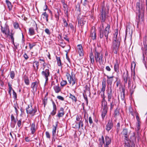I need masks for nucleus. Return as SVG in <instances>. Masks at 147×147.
<instances>
[{"mask_svg":"<svg viewBox=\"0 0 147 147\" xmlns=\"http://www.w3.org/2000/svg\"><path fill=\"white\" fill-rule=\"evenodd\" d=\"M114 69L115 71H117L118 70L119 65L117 63L115 64L114 65Z\"/></svg>","mask_w":147,"mask_h":147,"instance_id":"ea45409f","label":"nucleus"},{"mask_svg":"<svg viewBox=\"0 0 147 147\" xmlns=\"http://www.w3.org/2000/svg\"><path fill=\"white\" fill-rule=\"evenodd\" d=\"M67 84V82L66 80H63L61 82V86H63Z\"/></svg>","mask_w":147,"mask_h":147,"instance_id":"c03bdc74","label":"nucleus"},{"mask_svg":"<svg viewBox=\"0 0 147 147\" xmlns=\"http://www.w3.org/2000/svg\"><path fill=\"white\" fill-rule=\"evenodd\" d=\"M136 10L138 13V16L139 21H142L144 11V4L140 0L136 3Z\"/></svg>","mask_w":147,"mask_h":147,"instance_id":"f257e3e1","label":"nucleus"},{"mask_svg":"<svg viewBox=\"0 0 147 147\" xmlns=\"http://www.w3.org/2000/svg\"><path fill=\"white\" fill-rule=\"evenodd\" d=\"M136 65V64L133 61L131 63V69L132 70V69L133 68L134 70Z\"/></svg>","mask_w":147,"mask_h":147,"instance_id":"8fccbe9b","label":"nucleus"},{"mask_svg":"<svg viewBox=\"0 0 147 147\" xmlns=\"http://www.w3.org/2000/svg\"><path fill=\"white\" fill-rule=\"evenodd\" d=\"M106 69L107 71H110L111 70V68H110V67L109 66H107L106 67Z\"/></svg>","mask_w":147,"mask_h":147,"instance_id":"774afa93","label":"nucleus"},{"mask_svg":"<svg viewBox=\"0 0 147 147\" xmlns=\"http://www.w3.org/2000/svg\"><path fill=\"white\" fill-rule=\"evenodd\" d=\"M45 33L48 35H50L51 34V32L49 30L48 28H46L45 30Z\"/></svg>","mask_w":147,"mask_h":147,"instance_id":"603ef678","label":"nucleus"},{"mask_svg":"<svg viewBox=\"0 0 147 147\" xmlns=\"http://www.w3.org/2000/svg\"><path fill=\"white\" fill-rule=\"evenodd\" d=\"M121 39L120 37V34H118L117 30H116L114 31V34L113 37V41L120 42Z\"/></svg>","mask_w":147,"mask_h":147,"instance_id":"9d476101","label":"nucleus"},{"mask_svg":"<svg viewBox=\"0 0 147 147\" xmlns=\"http://www.w3.org/2000/svg\"><path fill=\"white\" fill-rule=\"evenodd\" d=\"M146 38H145V40L143 41L144 47H143L142 49L143 51V62L144 64L146 67V61L147 60V55H146V51L147 50V43L146 40Z\"/></svg>","mask_w":147,"mask_h":147,"instance_id":"7ed1b4c3","label":"nucleus"},{"mask_svg":"<svg viewBox=\"0 0 147 147\" xmlns=\"http://www.w3.org/2000/svg\"><path fill=\"white\" fill-rule=\"evenodd\" d=\"M110 26L109 24H107L104 31L101 30L100 31V38H102L104 37V35L106 38V40H107L108 38V35L109 33Z\"/></svg>","mask_w":147,"mask_h":147,"instance_id":"39448f33","label":"nucleus"},{"mask_svg":"<svg viewBox=\"0 0 147 147\" xmlns=\"http://www.w3.org/2000/svg\"><path fill=\"white\" fill-rule=\"evenodd\" d=\"M90 59H91V63L92 64L94 63V57H93L92 53L90 54Z\"/></svg>","mask_w":147,"mask_h":147,"instance_id":"79ce46f5","label":"nucleus"},{"mask_svg":"<svg viewBox=\"0 0 147 147\" xmlns=\"http://www.w3.org/2000/svg\"><path fill=\"white\" fill-rule=\"evenodd\" d=\"M58 124V122H56L55 123V125H53V130H52V135L53 137L54 138L55 137L56 134V130Z\"/></svg>","mask_w":147,"mask_h":147,"instance_id":"ddd939ff","label":"nucleus"},{"mask_svg":"<svg viewBox=\"0 0 147 147\" xmlns=\"http://www.w3.org/2000/svg\"><path fill=\"white\" fill-rule=\"evenodd\" d=\"M140 122H139V123H138V122L137 123V125H136V130H139L140 129Z\"/></svg>","mask_w":147,"mask_h":147,"instance_id":"3c124183","label":"nucleus"},{"mask_svg":"<svg viewBox=\"0 0 147 147\" xmlns=\"http://www.w3.org/2000/svg\"><path fill=\"white\" fill-rule=\"evenodd\" d=\"M86 22L85 17H82L78 20V23L80 24L81 26L83 25Z\"/></svg>","mask_w":147,"mask_h":147,"instance_id":"b1692460","label":"nucleus"},{"mask_svg":"<svg viewBox=\"0 0 147 147\" xmlns=\"http://www.w3.org/2000/svg\"><path fill=\"white\" fill-rule=\"evenodd\" d=\"M10 76L11 78L12 79H13L15 76V73L13 71H11L10 72Z\"/></svg>","mask_w":147,"mask_h":147,"instance_id":"09e8293b","label":"nucleus"},{"mask_svg":"<svg viewBox=\"0 0 147 147\" xmlns=\"http://www.w3.org/2000/svg\"><path fill=\"white\" fill-rule=\"evenodd\" d=\"M90 36L93 40L96 38L95 30L94 27H92L91 30Z\"/></svg>","mask_w":147,"mask_h":147,"instance_id":"dca6fc26","label":"nucleus"},{"mask_svg":"<svg viewBox=\"0 0 147 147\" xmlns=\"http://www.w3.org/2000/svg\"><path fill=\"white\" fill-rule=\"evenodd\" d=\"M1 27L2 32L3 33L7 36V34H8L10 32L8 26L6 25L4 27H3L2 26Z\"/></svg>","mask_w":147,"mask_h":147,"instance_id":"9b49d317","label":"nucleus"},{"mask_svg":"<svg viewBox=\"0 0 147 147\" xmlns=\"http://www.w3.org/2000/svg\"><path fill=\"white\" fill-rule=\"evenodd\" d=\"M11 121L13 122H14L15 123H16V121L13 115H11Z\"/></svg>","mask_w":147,"mask_h":147,"instance_id":"5fc2aeb1","label":"nucleus"},{"mask_svg":"<svg viewBox=\"0 0 147 147\" xmlns=\"http://www.w3.org/2000/svg\"><path fill=\"white\" fill-rule=\"evenodd\" d=\"M88 1L87 0H84V2L83 3V5L85 6L87 4Z\"/></svg>","mask_w":147,"mask_h":147,"instance_id":"69168bd1","label":"nucleus"},{"mask_svg":"<svg viewBox=\"0 0 147 147\" xmlns=\"http://www.w3.org/2000/svg\"><path fill=\"white\" fill-rule=\"evenodd\" d=\"M114 114L115 116L118 115L119 114V111L117 110H116L115 111Z\"/></svg>","mask_w":147,"mask_h":147,"instance_id":"052dcab7","label":"nucleus"},{"mask_svg":"<svg viewBox=\"0 0 147 147\" xmlns=\"http://www.w3.org/2000/svg\"><path fill=\"white\" fill-rule=\"evenodd\" d=\"M69 98H71L73 101L75 102H76L77 101V99L76 97L71 94H70Z\"/></svg>","mask_w":147,"mask_h":147,"instance_id":"58836bf2","label":"nucleus"},{"mask_svg":"<svg viewBox=\"0 0 147 147\" xmlns=\"http://www.w3.org/2000/svg\"><path fill=\"white\" fill-rule=\"evenodd\" d=\"M107 84L108 85H110L111 86L113 80V76H112L111 77H109V76H107Z\"/></svg>","mask_w":147,"mask_h":147,"instance_id":"a211bd4d","label":"nucleus"},{"mask_svg":"<svg viewBox=\"0 0 147 147\" xmlns=\"http://www.w3.org/2000/svg\"><path fill=\"white\" fill-rule=\"evenodd\" d=\"M53 110L51 113V114L53 115H54L56 113L57 108L56 105L54 102H53Z\"/></svg>","mask_w":147,"mask_h":147,"instance_id":"4be33fe9","label":"nucleus"},{"mask_svg":"<svg viewBox=\"0 0 147 147\" xmlns=\"http://www.w3.org/2000/svg\"><path fill=\"white\" fill-rule=\"evenodd\" d=\"M102 98V116L103 118H104L107 112L108 107L107 106V103L105 100V97L104 96L101 95Z\"/></svg>","mask_w":147,"mask_h":147,"instance_id":"f03ea898","label":"nucleus"},{"mask_svg":"<svg viewBox=\"0 0 147 147\" xmlns=\"http://www.w3.org/2000/svg\"><path fill=\"white\" fill-rule=\"evenodd\" d=\"M38 66L39 63L38 62L35 61L33 63V66L34 67H36L37 69H38Z\"/></svg>","mask_w":147,"mask_h":147,"instance_id":"4c0bfd02","label":"nucleus"},{"mask_svg":"<svg viewBox=\"0 0 147 147\" xmlns=\"http://www.w3.org/2000/svg\"><path fill=\"white\" fill-rule=\"evenodd\" d=\"M107 98L108 99V101L109 102H111V99L112 100L114 99L113 96V94H107Z\"/></svg>","mask_w":147,"mask_h":147,"instance_id":"2f4dec72","label":"nucleus"},{"mask_svg":"<svg viewBox=\"0 0 147 147\" xmlns=\"http://www.w3.org/2000/svg\"><path fill=\"white\" fill-rule=\"evenodd\" d=\"M13 34L12 33H10V32H9V34H7V36H9L11 38V39L12 40L13 42L14 43V38L13 37Z\"/></svg>","mask_w":147,"mask_h":147,"instance_id":"e433bc0d","label":"nucleus"},{"mask_svg":"<svg viewBox=\"0 0 147 147\" xmlns=\"http://www.w3.org/2000/svg\"><path fill=\"white\" fill-rule=\"evenodd\" d=\"M13 26L15 28L17 29L19 28V25L17 22H14L13 23Z\"/></svg>","mask_w":147,"mask_h":147,"instance_id":"37998d69","label":"nucleus"},{"mask_svg":"<svg viewBox=\"0 0 147 147\" xmlns=\"http://www.w3.org/2000/svg\"><path fill=\"white\" fill-rule=\"evenodd\" d=\"M57 60L58 65L59 66L61 65V62L59 57H57Z\"/></svg>","mask_w":147,"mask_h":147,"instance_id":"a19ab883","label":"nucleus"},{"mask_svg":"<svg viewBox=\"0 0 147 147\" xmlns=\"http://www.w3.org/2000/svg\"><path fill=\"white\" fill-rule=\"evenodd\" d=\"M131 76L133 77V78L134 80V81L135 79V72L134 71L131 74Z\"/></svg>","mask_w":147,"mask_h":147,"instance_id":"6e6d98bb","label":"nucleus"},{"mask_svg":"<svg viewBox=\"0 0 147 147\" xmlns=\"http://www.w3.org/2000/svg\"><path fill=\"white\" fill-rule=\"evenodd\" d=\"M63 25L65 27H67L68 26V24L66 20L65 19H64L63 20Z\"/></svg>","mask_w":147,"mask_h":147,"instance_id":"864d4df0","label":"nucleus"},{"mask_svg":"<svg viewBox=\"0 0 147 147\" xmlns=\"http://www.w3.org/2000/svg\"><path fill=\"white\" fill-rule=\"evenodd\" d=\"M55 92L57 93L61 91V89L59 86L58 84H57V85L53 86Z\"/></svg>","mask_w":147,"mask_h":147,"instance_id":"5701e85b","label":"nucleus"},{"mask_svg":"<svg viewBox=\"0 0 147 147\" xmlns=\"http://www.w3.org/2000/svg\"><path fill=\"white\" fill-rule=\"evenodd\" d=\"M112 89L111 86H108L107 91V95L112 94Z\"/></svg>","mask_w":147,"mask_h":147,"instance_id":"cd10ccee","label":"nucleus"},{"mask_svg":"<svg viewBox=\"0 0 147 147\" xmlns=\"http://www.w3.org/2000/svg\"><path fill=\"white\" fill-rule=\"evenodd\" d=\"M64 109L63 108H60L59 111L57 115V116L59 117H63L65 113L63 111Z\"/></svg>","mask_w":147,"mask_h":147,"instance_id":"aec40b11","label":"nucleus"},{"mask_svg":"<svg viewBox=\"0 0 147 147\" xmlns=\"http://www.w3.org/2000/svg\"><path fill=\"white\" fill-rule=\"evenodd\" d=\"M136 119H137V120L138 122V123L140 122L139 117L138 115V114L137 113H136Z\"/></svg>","mask_w":147,"mask_h":147,"instance_id":"4d7b16f0","label":"nucleus"},{"mask_svg":"<svg viewBox=\"0 0 147 147\" xmlns=\"http://www.w3.org/2000/svg\"><path fill=\"white\" fill-rule=\"evenodd\" d=\"M94 57L96 62H98L100 64L103 63V56L102 53H98L95 51Z\"/></svg>","mask_w":147,"mask_h":147,"instance_id":"423d86ee","label":"nucleus"},{"mask_svg":"<svg viewBox=\"0 0 147 147\" xmlns=\"http://www.w3.org/2000/svg\"><path fill=\"white\" fill-rule=\"evenodd\" d=\"M46 137L48 138H50V134L48 132L46 131Z\"/></svg>","mask_w":147,"mask_h":147,"instance_id":"e2e57ef3","label":"nucleus"},{"mask_svg":"<svg viewBox=\"0 0 147 147\" xmlns=\"http://www.w3.org/2000/svg\"><path fill=\"white\" fill-rule=\"evenodd\" d=\"M77 51L80 56H82L83 55V51L82 46L81 45L77 46Z\"/></svg>","mask_w":147,"mask_h":147,"instance_id":"4468645a","label":"nucleus"},{"mask_svg":"<svg viewBox=\"0 0 147 147\" xmlns=\"http://www.w3.org/2000/svg\"><path fill=\"white\" fill-rule=\"evenodd\" d=\"M106 81L105 80H103L102 82V88L101 89V91L103 92V95L102 96H105V90L106 88Z\"/></svg>","mask_w":147,"mask_h":147,"instance_id":"f3484780","label":"nucleus"},{"mask_svg":"<svg viewBox=\"0 0 147 147\" xmlns=\"http://www.w3.org/2000/svg\"><path fill=\"white\" fill-rule=\"evenodd\" d=\"M131 139L132 141V142H134L136 141V138L134 133H133L132 136L131 137Z\"/></svg>","mask_w":147,"mask_h":147,"instance_id":"a18cd8bd","label":"nucleus"},{"mask_svg":"<svg viewBox=\"0 0 147 147\" xmlns=\"http://www.w3.org/2000/svg\"><path fill=\"white\" fill-rule=\"evenodd\" d=\"M66 76L67 77V79L68 81L70 82V80L72 78L74 77L73 76H71L70 74L69 73H67L66 74Z\"/></svg>","mask_w":147,"mask_h":147,"instance_id":"72a5a7b5","label":"nucleus"},{"mask_svg":"<svg viewBox=\"0 0 147 147\" xmlns=\"http://www.w3.org/2000/svg\"><path fill=\"white\" fill-rule=\"evenodd\" d=\"M113 124L111 121H109L108 122V123L106 125V129L108 131H109L113 127Z\"/></svg>","mask_w":147,"mask_h":147,"instance_id":"6ab92c4d","label":"nucleus"},{"mask_svg":"<svg viewBox=\"0 0 147 147\" xmlns=\"http://www.w3.org/2000/svg\"><path fill=\"white\" fill-rule=\"evenodd\" d=\"M76 123L77 124H78V125H76V127L77 128H79L80 127H83V122L82 120H80L79 122L78 123L77 122H76Z\"/></svg>","mask_w":147,"mask_h":147,"instance_id":"c756f323","label":"nucleus"},{"mask_svg":"<svg viewBox=\"0 0 147 147\" xmlns=\"http://www.w3.org/2000/svg\"><path fill=\"white\" fill-rule=\"evenodd\" d=\"M89 123L91 124H92L93 123L92 119L91 117H89Z\"/></svg>","mask_w":147,"mask_h":147,"instance_id":"338daca9","label":"nucleus"},{"mask_svg":"<svg viewBox=\"0 0 147 147\" xmlns=\"http://www.w3.org/2000/svg\"><path fill=\"white\" fill-rule=\"evenodd\" d=\"M37 86V83L36 82H33L31 84V88H32L34 91H36Z\"/></svg>","mask_w":147,"mask_h":147,"instance_id":"393cba45","label":"nucleus"},{"mask_svg":"<svg viewBox=\"0 0 147 147\" xmlns=\"http://www.w3.org/2000/svg\"><path fill=\"white\" fill-rule=\"evenodd\" d=\"M42 16H43V18L44 19H45L46 20L47 22H48V14H47L46 12H45L44 13H43L42 14Z\"/></svg>","mask_w":147,"mask_h":147,"instance_id":"7c9ffc66","label":"nucleus"},{"mask_svg":"<svg viewBox=\"0 0 147 147\" xmlns=\"http://www.w3.org/2000/svg\"><path fill=\"white\" fill-rule=\"evenodd\" d=\"M27 113L31 116H33L36 111V109L34 107H33L31 105H29L26 108Z\"/></svg>","mask_w":147,"mask_h":147,"instance_id":"6e6552de","label":"nucleus"},{"mask_svg":"<svg viewBox=\"0 0 147 147\" xmlns=\"http://www.w3.org/2000/svg\"><path fill=\"white\" fill-rule=\"evenodd\" d=\"M17 125L19 127L21 125V121L20 120H19L17 122Z\"/></svg>","mask_w":147,"mask_h":147,"instance_id":"0e129e2a","label":"nucleus"},{"mask_svg":"<svg viewBox=\"0 0 147 147\" xmlns=\"http://www.w3.org/2000/svg\"><path fill=\"white\" fill-rule=\"evenodd\" d=\"M125 76L124 77V84L125 85V84H127V81H129V80H130L129 77L128 76V74L127 73L125 74H124Z\"/></svg>","mask_w":147,"mask_h":147,"instance_id":"412c9836","label":"nucleus"},{"mask_svg":"<svg viewBox=\"0 0 147 147\" xmlns=\"http://www.w3.org/2000/svg\"><path fill=\"white\" fill-rule=\"evenodd\" d=\"M69 83L72 84V86L74 85L76 82V80L74 77H73L70 80V82L69 81Z\"/></svg>","mask_w":147,"mask_h":147,"instance_id":"c85d7f7f","label":"nucleus"},{"mask_svg":"<svg viewBox=\"0 0 147 147\" xmlns=\"http://www.w3.org/2000/svg\"><path fill=\"white\" fill-rule=\"evenodd\" d=\"M55 83H56V85H57V84H58L57 83V80H56L55 82L54 81H53L51 83V85L52 86H54L55 85Z\"/></svg>","mask_w":147,"mask_h":147,"instance_id":"bf43d9fd","label":"nucleus"},{"mask_svg":"<svg viewBox=\"0 0 147 147\" xmlns=\"http://www.w3.org/2000/svg\"><path fill=\"white\" fill-rule=\"evenodd\" d=\"M13 97L14 98H17V94L13 90Z\"/></svg>","mask_w":147,"mask_h":147,"instance_id":"13d9d810","label":"nucleus"},{"mask_svg":"<svg viewBox=\"0 0 147 147\" xmlns=\"http://www.w3.org/2000/svg\"><path fill=\"white\" fill-rule=\"evenodd\" d=\"M131 80H129V81H128V87L129 88V90L131 93H132L134 92V90L136 86L135 85L133 84L132 86L131 87Z\"/></svg>","mask_w":147,"mask_h":147,"instance_id":"f8f14e48","label":"nucleus"},{"mask_svg":"<svg viewBox=\"0 0 147 147\" xmlns=\"http://www.w3.org/2000/svg\"><path fill=\"white\" fill-rule=\"evenodd\" d=\"M57 98H58L59 100H64V98H63L60 96H57Z\"/></svg>","mask_w":147,"mask_h":147,"instance_id":"680f3d73","label":"nucleus"},{"mask_svg":"<svg viewBox=\"0 0 147 147\" xmlns=\"http://www.w3.org/2000/svg\"><path fill=\"white\" fill-rule=\"evenodd\" d=\"M43 68L44 70L42 72L41 74L42 76L44 77L45 79V83H46L48 80V77L49 76L50 72L48 69H45L46 67H49V65L45 63H43Z\"/></svg>","mask_w":147,"mask_h":147,"instance_id":"20e7f679","label":"nucleus"},{"mask_svg":"<svg viewBox=\"0 0 147 147\" xmlns=\"http://www.w3.org/2000/svg\"><path fill=\"white\" fill-rule=\"evenodd\" d=\"M108 13V9H106L103 8L102 11L100 14V18L102 22H104L106 18L107 15Z\"/></svg>","mask_w":147,"mask_h":147,"instance_id":"0eeeda50","label":"nucleus"},{"mask_svg":"<svg viewBox=\"0 0 147 147\" xmlns=\"http://www.w3.org/2000/svg\"><path fill=\"white\" fill-rule=\"evenodd\" d=\"M104 141H105V140ZM105 141L106 142L105 144V143L103 144H104L105 146H107L108 147V145L110 144L111 142V138L107 136H106L105 138Z\"/></svg>","mask_w":147,"mask_h":147,"instance_id":"2eb2a0df","label":"nucleus"},{"mask_svg":"<svg viewBox=\"0 0 147 147\" xmlns=\"http://www.w3.org/2000/svg\"><path fill=\"white\" fill-rule=\"evenodd\" d=\"M6 3L7 4L8 8L9 11H10L12 9V7L11 2L7 0L6 1Z\"/></svg>","mask_w":147,"mask_h":147,"instance_id":"a878e982","label":"nucleus"},{"mask_svg":"<svg viewBox=\"0 0 147 147\" xmlns=\"http://www.w3.org/2000/svg\"><path fill=\"white\" fill-rule=\"evenodd\" d=\"M122 134L123 135H125V137L126 138H127V129H123V131Z\"/></svg>","mask_w":147,"mask_h":147,"instance_id":"473e14b6","label":"nucleus"},{"mask_svg":"<svg viewBox=\"0 0 147 147\" xmlns=\"http://www.w3.org/2000/svg\"><path fill=\"white\" fill-rule=\"evenodd\" d=\"M24 82L26 85H28L29 84L30 81L28 78H25L24 79Z\"/></svg>","mask_w":147,"mask_h":147,"instance_id":"49530a36","label":"nucleus"},{"mask_svg":"<svg viewBox=\"0 0 147 147\" xmlns=\"http://www.w3.org/2000/svg\"><path fill=\"white\" fill-rule=\"evenodd\" d=\"M125 147H135V144L133 143L132 146H131L129 142H125Z\"/></svg>","mask_w":147,"mask_h":147,"instance_id":"f704fd0d","label":"nucleus"},{"mask_svg":"<svg viewBox=\"0 0 147 147\" xmlns=\"http://www.w3.org/2000/svg\"><path fill=\"white\" fill-rule=\"evenodd\" d=\"M114 100H112V101H111V102H110V106H111L110 109H113V108L114 106Z\"/></svg>","mask_w":147,"mask_h":147,"instance_id":"de8ad7c7","label":"nucleus"},{"mask_svg":"<svg viewBox=\"0 0 147 147\" xmlns=\"http://www.w3.org/2000/svg\"><path fill=\"white\" fill-rule=\"evenodd\" d=\"M120 42L113 41L112 46V49L115 54H117V51L120 45Z\"/></svg>","mask_w":147,"mask_h":147,"instance_id":"1a4fd4ad","label":"nucleus"},{"mask_svg":"<svg viewBox=\"0 0 147 147\" xmlns=\"http://www.w3.org/2000/svg\"><path fill=\"white\" fill-rule=\"evenodd\" d=\"M29 33L30 35H32L34 34V29L32 28H30L29 29Z\"/></svg>","mask_w":147,"mask_h":147,"instance_id":"c9c22d12","label":"nucleus"},{"mask_svg":"<svg viewBox=\"0 0 147 147\" xmlns=\"http://www.w3.org/2000/svg\"><path fill=\"white\" fill-rule=\"evenodd\" d=\"M30 129L32 133L34 134L36 131L35 125L34 123H32Z\"/></svg>","mask_w":147,"mask_h":147,"instance_id":"bb28decb","label":"nucleus"}]
</instances>
